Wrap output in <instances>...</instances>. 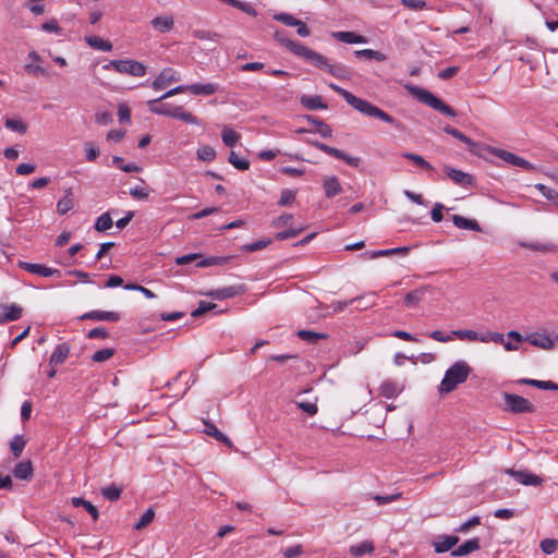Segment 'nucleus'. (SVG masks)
Returning a JSON list of instances; mask_svg holds the SVG:
<instances>
[{
	"label": "nucleus",
	"instance_id": "obj_53",
	"mask_svg": "<svg viewBox=\"0 0 558 558\" xmlns=\"http://www.w3.org/2000/svg\"><path fill=\"white\" fill-rule=\"evenodd\" d=\"M361 301H363V298H354L349 301H335L330 304V307L332 308V313H340L344 311L349 305Z\"/></svg>",
	"mask_w": 558,
	"mask_h": 558
},
{
	"label": "nucleus",
	"instance_id": "obj_47",
	"mask_svg": "<svg viewBox=\"0 0 558 558\" xmlns=\"http://www.w3.org/2000/svg\"><path fill=\"white\" fill-rule=\"evenodd\" d=\"M5 128L11 131L19 132L21 134H24L27 131L26 123L21 119H7Z\"/></svg>",
	"mask_w": 558,
	"mask_h": 558
},
{
	"label": "nucleus",
	"instance_id": "obj_20",
	"mask_svg": "<svg viewBox=\"0 0 558 558\" xmlns=\"http://www.w3.org/2000/svg\"><path fill=\"white\" fill-rule=\"evenodd\" d=\"M82 318L104 322H118L120 319V314L110 311H93L84 314Z\"/></svg>",
	"mask_w": 558,
	"mask_h": 558
},
{
	"label": "nucleus",
	"instance_id": "obj_3",
	"mask_svg": "<svg viewBox=\"0 0 558 558\" xmlns=\"http://www.w3.org/2000/svg\"><path fill=\"white\" fill-rule=\"evenodd\" d=\"M405 89L418 101L449 117H456V111L442 102L429 90L414 85H405Z\"/></svg>",
	"mask_w": 558,
	"mask_h": 558
},
{
	"label": "nucleus",
	"instance_id": "obj_23",
	"mask_svg": "<svg viewBox=\"0 0 558 558\" xmlns=\"http://www.w3.org/2000/svg\"><path fill=\"white\" fill-rule=\"evenodd\" d=\"M70 353V347L66 343L58 344L49 360L50 365L57 366L62 364Z\"/></svg>",
	"mask_w": 558,
	"mask_h": 558
},
{
	"label": "nucleus",
	"instance_id": "obj_58",
	"mask_svg": "<svg viewBox=\"0 0 558 558\" xmlns=\"http://www.w3.org/2000/svg\"><path fill=\"white\" fill-rule=\"evenodd\" d=\"M274 19L278 22L283 23L287 26H296L301 20L294 17L288 13H278L274 15Z\"/></svg>",
	"mask_w": 558,
	"mask_h": 558
},
{
	"label": "nucleus",
	"instance_id": "obj_42",
	"mask_svg": "<svg viewBox=\"0 0 558 558\" xmlns=\"http://www.w3.org/2000/svg\"><path fill=\"white\" fill-rule=\"evenodd\" d=\"M159 101L160 100H158V99H154V100H149L147 102L150 111L155 114L168 117L169 111L171 109V105H169V104L157 105Z\"/></svg>",
	"mask_w": 558,
	"mask_h": 558
},
{
	"label": "nucleus",
	"instance_id": "obj_43",
	"mask_svg": "<svg viewBox=\"0 0 558 558\" xmlns=\"http://www.w3.org/2000/svg\"><path fill=\"white\" fill-rule=\"evenodd\" d=\"M196 157L202 161H211L216 158V150L211 146L204 145L197 149Z\"/></svg>",
	"mask_w": 558,
	"mask_h": 558
},
{
	"label": "nucleus",
	"instance_id": "obj_49",
	"mask_svg": "<svg viewBox=\"0 0 558 558\" xmlns=\"http://www.w3.org/2000/svg\"><path fill=\"white\" fill-rule=\"evenodd\" d=\"M24 447H25V440L23 439V437L21 435L15 436L10 442V449H11L14 458H19L22 454Z\"/></svg>",
	"mask_w": 558,
	"mask_h": 558
},
{
	"label": "nucleus",
	"instance_id": "obj_22",
	"mask_svg": "<svg viewBox=\"0 0 558 558\" xmlns=\"http://www.w3.org/2000/svg\"><path fill=\"white\" fill-rule=\"evenodd\" d=\"M218 90V85L215 83H207V84H191L187 85V92L192 93L193 95H203V96H210L215 94Z\"/></svg>",
	"mask_w": 558,
	"mask_h": 558
},
{
	"label": "nucleus",
	"instance_id": "obj_28",
	"mask_svg": "<svg viewBox=\"0 0 558 558\" xmlns=\"http://www.w3.org/2000/svg\"><path fill=\"white\" fill-rule=\"evenodd\" d=\"M13 474L19 480H31L33 476V466L31 461L19 462L13 469Z\"/></svg>",
	"mask_w": 558,
	"mask_h": 558
},
{
	"label": "nucleus",
	"instance_id": "obj_37",
	"mask_svg": "<svg viewBox=\"0 0 558 558\" xmlns=\"http://www.w3.org/2000/svg\"><path fill=\"white\" fill-rule=\"evenodd\" d=\"M240 134L230 129L229 126H223L221 140L223 144L228 147H233L238 141L240 140Z\"/></svg>",
	"mask_w": 558,
	"mask_h": 558
},
{
	"label": "nucleus",
	"instance_id": "obj_29",
	"mask_svg": "<svg viewBox=\"0 0 558 558\" xmlns=\"http://www.w3.org/2000/svg\"><path fill=\"white\" fill-rule=\"evenodd\" d=\"M444 131L447 134L453 136L454 138L461 141L462 143H464L471 153H475L476 143L473 142L470 137H468L465 134H463L459 130H457L452 126H449V125L445 126Z\"/></svg>",
	"mask_w": 558,
	"mask_h": 558
},
{
	"label": "nucleus",
	"instance_id": "obj_54",
	"mask_svg": "<svg viewBox=\"0 0 558 558\" xmlns=\"http://www.w3.org/2000/svg\"><path fill=\"white\" fill-rule=\"evenodd\" d=\"M481 342H483V343L495 342V343L502 344L505 342V336L500 332L487 331L485 333H482Z\"/></svg>",
	"mask_w": 558,
	"mask_h": 558
},
{
	"label": "nucleus",
	"instance_id": "obj_14",
	"mask_svg": "<svg viewBox=\"0 0 558 558\" xmlns=\"http://www.w3.org/2000/svg\"><path fill=\"white\" fill-rule=\"evenodd\" d=\"M244 292L243 286H229L220 289L213 290L207 293V295L217 299V300H225L230 299L235 295L242 294Z\"/></svg>",
	"mask_w": 558,
	"mask_h": 558
},
{
	"label": "nucleus",
	"instance_id": "obj_55",
	"mask_svg": "<svg viewBox=\"0 0 558 558\" xmlns=\"http://www.w3.org/2000/svg\"><path fill=\"white\" fill-rule=\"evenodd\" d=\"M113 353H114L113 349L105 348V349L96 351L93 354L92 360L94 362L101 363V362L109 360L113 355Z\"/></svg>",
	"mask_w": 558,
	"mask_h": 558
},
{
	"label": "nucleus",
	"instance_id": "obj_6",
	"mask_svg": "<svg viewBox=\"0 0 558 558\" xmlns=\"http://www.w3.org/2000/svg\"><path fill=\"white\" fill-rule=\"evenodd\" d=\"M505 405L506 411L519 414V413H532L535 411L534 405L525 398L505 393Z\"/></svg>",
	"mask_w": 558,
	"mask_h": 558
},
{
	"label": "nucleus",
	"instance_id": "obj_21",
	"mask_svg": "<svg viewBox=\"0 0 558 558\" xmlns=\"http://www.w3.org/2000/svg\"><path fill=\"white\" fill-rule=\"evenodd\" d=\"M375 550L374 543L372 541H363L359 544L352 545L349 548V553L355 557L361 558L365 555H371Z\"/></svg>",
	"mask_w": 558,
	"mask_h": 558
},
{
	"label": "nucleus",
	"instance_id": "obj_17",
	"mask_svg": "<svg viewBox=\"0 0 558 558\" xmlns=\"http://www.w3.org/2000/svg\"><path fill=\"white\" fill-rule=\"evenodd\" d=\"M150 25L158 33H168L174 26V19L172 15L156 16L150 21Z\"/></svg>",
	"mask_w": 558,
	"mask_h": 558
},
{
	"label": "nucleus",
	"instance_id": "obj_36",
	"mask_svg": "<svg viewBox=\"0 0 558 558\" xmlns=\"http://www.w3.org/2000/svg\"><path fill=\"white\" fill-rule=\"evenodd\" d=\"M330 156L338 158L340 160H343L345 163H348L351 167H359L361 159L359 157H353L347 155L344 151L332 147L330 151Z\"/></svg>",
	"mask_w": 558,
	"mask_h": 558
},
{
	"label": "nucleus",
	"instance_id": "obj_44",
	"mask_svg": "<svg viewBox=\"0 0 558 558\" xmlns=\"http://www.w3.org/2000/svg\"><path fill=\"white\" fill-rule=\"evenodd\" d=\"M402 157L413 161L416 166L424 168L426 170H433V166L427 162L421 155L413 153H403Z\"/></svg>",
	"mask_w": 558,
	"mask_h": 558
},
{
	"label": "nucleus",
	"instance_id": "obj_24",
	"mask_svg": "<svg viewBox=\"0 0 558 558\" xmlns=\"http://www.w3.org/2000/svg\"><path fill=\"white\" fill-rule=\"evenodd\" d=\"M85 41L90 48L99 51L107 52L112 50V44L109 40L96 35L85 36Z\"/></svg>",
	"mask_w": 558,
	"mask_h": 558
},
{
	"label": "nucleus",
	"instance_id": "obj_34",
	"mask_svg": "<svg viewBox=\"0 0 558 558\" xmlns=\"http://www.w3.org/2000/svg\"><path fill=\"white\" fill-rule=\"evenodd\" d=\"M452 338L457 337L460 340H468V341H480L482 333H478L475 330H469V329H460V330H452L451 331Z\"/></svg>",
	"mask_w": 558,
	"mask_h": 558
},
{
	"label": "nucleus",
	"instance_id": "obj_38",
	"mask_svg": "<svg viewBox=\"0 0 558 558\" xmlns=\"http://www.w3.org/2000/svg\"><path fill=\"white\" fill-rule=\"evenodd\" d=\"M301 104L311 110H318V109L326 108V105H324V102L319 96H303L301 98Z\"/></svg>",
	"mask_w": 558,
	"mask_h": 558
},
{
	"label": "nucleus",
	"instance_id": "obj_11",
	"mask_svg": "<svg viewBox=\"0 0 558 558\" xmlns=\"http://www.w3.org/2000/svg\"><path fill=\"white\" fill-rule=\"evenodd\" d=\"M23 313V308L13 303V304H2L0 305V324H4L8 322L17 320Z\"/></svg>",
	"mask_w": 558,
	"mask_h": 558
},
{
	"label": "nucleus",
	"instance_id": "obj_19",
	"mask_svg": "<svg viewBox=\"0 0 558 558\" xmlns=\"http://www.w3.org/2000/svg\"><path fill=\"white\" fill-rule=\"evenodd\" d=\"M526 340L532 345L543 350H551L555 345L554 340L549 336L543 333H532L526 338Z\"/></svg>",
	"mask_w": 558,
	"mask_h": 558
},
{
	"label": "nucleus",
	"instance_id": "obj_31",
	"mask_svg": "<svg viewBox=\"0 0 558 558\" xmlns=\"http://www.w3.org/2000/svg\"><path fill=\"white\" fill-rule=\"evenodd\" d=\"M333 36L338 40L347 44H365L367 41L364 36L353 32H337L333 34Z\"/></svg>",
	"mask_w": 558,
	"mask_h": 558
},
{
	"label": "nucleus",
	"instance_id": "obj_48",
	"mask_svg": "<svg viewBox=\"0 0 558 558\" xmlns=\"http://www.w3.org/2000/svg\"><path fill=\"white\" fill-rule=\"evenodd\" d=\"M112 226V219L108 213L99 216L95 222V229L99 232L107 231Z\"/></svg>",
	"mask_w": 558,
	"mask_h": 558
},
{
	"label": "nucleus",
	"instance_id": "obj_51",
	"mask_svg": "<svg viewBox=\"0 0 558 558\" xmlns=\"http://www.w3.org/2000/svg\"><path fill=\"white\" fill-rule=\"evenodd\" d=\"M121 492L122 489L117 485H110L108 487L102 488L101 494L106 499L114 501L120 498Z\"/></svg>",
	"mask_w": 558,
	"mask_h": 558
},
{
	"label": "nucleus",
	"instance_id": "obj_56",
	"mask_svg": "<svg viewBox=\"0 0 558 558\" xmlns=\"http://www.w3.org/2000/svg\"><path fill=\"white\" fill-rule=\"evenodd\" d=\"M296 196V192L293 190L284 189L281 191L280 198L278 205L287 206L294 202Z\"/></svg>",
	"mask_w": 558,
	"mask_h": 558
},
{
	"label": "nucleus",
	"instance_id": "obj_16",
	"mask_svg": "<svg viewBox=\"0 0 558 558\" xmlns=\"http://www.w3.org/2000/svg\"><path fill=\"white\" fill-rule=\"evenodd\" d=\"M459 542V537L454 535H441L433 543L437 554L446 553L452 549Z\"/></svg>",
	"mask_w": 558,
	"mask_h": 558
},
{
	"label": "nucleus",
	"instance_id": "obj_18",
	"mask_svg": "<svg viewBox=\"0 0 558 558\" xmlns=\"http://www.w3.org/2000/svg\"><path fill=\"white\" fill-rule=\"evenodd\" d=\"M323 187L325 195L328 198H331L342 192L341 184L339 182V179L335 175H329L324 179Z\"/></svg>",
	"mask_w": 558,
	"mask_h": 558
},
{
	"label": "nucleus",
	"instance_id": "obj_39",
	"mask_svg": "<svg viewBox=\"0 0 558 558\" xmlns=\"http://www.w3.org/2000/svg\"><path fill=\"white\" fill-rule=\"evenodd\" d=\"M298 336L300 339L311 343H315L318 340L326 339L328 337L326 333L316 332L312 330H299Z\"/></svg>",
	"mask_w": 558,
	"mask_h": 558
},
{
	"label": "nucleus",
	"instance_id": "obj_41",
	"mask_svg": "<svg viewBox=\"0 0 558 558\" xmlns=\"http://www.w3.org/2000/svg\"><path fill=\"white\" fill-rule=\"evenodd\" d=\"M141 182H142L141 185L131 187L129 191V194L135 199L145 201L149 196V191L147 190L144 180H141Z\"/></svg>",
	"mask_w": 558,
	"mask_h": 558
},
{
	"label": "nucleus",
	"instance_id": "obj_40",
	"mask_svg": "<svg viewBox=\"0 0 558 558\" xmlns=\"http://www.w3.org/2000/svg\"><path fill=\"white\" fill-rule=\"evenodd\" d=\"M521 383L529 385V386L537 387L539 389H545V390H557L558 389V385L550 380L543 381V380H537V379H522Z\"/></svg>",
	"mask_w": 558,
	"mask_h": 558
},
{
	"label": "nucleus",
	"instance_id": "obj_52",
	"mask_svg": "<svg viewBox=\"0 0 558 558\" xmlns=\"http://www.w3.org/2000/svg\"><path fill=\"white\" fill-rule=\"evenodd\" d=\"M228 4L247 13L248 15H252V16L257 15V11L247 2H242L239 0H229Z\"/></svg>",
	"mask_w": 558,
	"mask_h": 558
},
{
	"label": "nucleus",
	"instance_id": "obj_46",
	"mask_svg": "<svg viewBox=\"0 0 558 558\" xmlns=\"http://www.w3.org/2000/svg\"><path fill=\"white\" fill-rule=\"evenodd\" d=\"M355 56L357 58H367V59H375L377 61H385L386 56L381 53L380 51L373 50V49H363V50H356Z\"/></svg>",
	"mask_w": 558,
	"mask_h": 558
},
{
	"label": "nucleus",
	"instance_id": "obj_60",
	"mask_svg": "<svg viewBox=\"0 0 558 558\" xmlns=\"http://www.w3.org/2000/svg\"><path fill=\"white\" fill-rule=\"evenodd\" d=\"M154 517H155L154 510L151 508L147 509L145 511V513L141 517L138 522L135 524V529L136 530L144 529L154 520Z\"/></svg>",
	"mask_w": 558,
	"mask_h": 558
},
{
	"label": "nucleus",
	"instance_id": "obj_2",
	"mask_svg": "<svg viewBox=\"0 0 558 558\" xmlns=\"http://www.w3.org/2000/svg\"><path fill=\"white\" fill-rule=\"evenodd\" d=\"M472 372L471 366L463 360L454 362L445 373L438 387L440 395L452 392L460 384H463Z\"/></svg>",
	"mask_w": 558,
	"mask_h": 558
},
{
	"label": "nucleus",
	"instance_id": "obj_57",
	"mask_svg": "<svg viewBox=\"0 0 558 558\" xmlns=\"http://www.w3.org/2000/svg\"><path fill=\"white\" fill-rule=\"evenodd\" d=\"M539 546L543 553L550 555L558 549V541L555 538H546L541 542Z\"/></svg>",
	"mask_w": 558,
	"mask_h": 558
},
{
	"label": "nucleus",
	"instance_id": "obj_9",
	"mask_svg": "<svg viewBox=\"0 0 558 558\" xmlns=\"http://www.w3.org/2000/svg\"><path fill=\"white\" fill-rule=\"evenodd\" d=\"M434 290L430 284H423L410 292L404 296V304L408 307H416L425 298V295Z\"/></svg>",
	"mask_w": 558,
	"mask_h": 558
},
{
	"label": "nucleus",
	"instance_id": "obj_30",
	"mask_svg": "<svg viewBox=\"0 0 558 558\" xmlns=\"http://www.w3.org/2000/svg\"><path fill=\"white\" fill-rule=\"evenodd\" d=\"M74 206V201L72 197V189L69 187L65 190L64 196L57 203V213L59 215H65L69 213Z\"/></svg>",
	"mask_w": 558,
	"mask_h": 558
},
{
	"label": "nucleus",
	"instance_id": "obj_8",
	"mask_svg": "<svg viewBox=\"0 0 558 558\" xmlns=\"http://www.w3.org/2000/svg\"><path fill=\"white\" fill-rule=\"evenodd\" d=\"M180 76L178 72L172 68L163 69L158 76L153 81L151 87L155 90H161L168 87L170 84L179 82Z\"/></svg>",
	"mask_w": 558,
	"mask_h": 558
},
{
	"label": "nucleus",
	"instance_id": "obj_1",
	"mask_svg": "<svg viewBox=\"0 0 558 558\" xmlns=\"http://www.w3.org/2000/svg\"><path fill=\"white\" fill-rule=\"evenodd\" d=\"M329 86L335 92H337L339 95H341L344 98V100L350 106H352L355 110H357L359 112H361L367 117H372V118L381 120L386 123L392 124V125L397 126L398 129H401V124L398 121H396L390 114H388L387 112H385L377 106L371 104L367 100H364L362 98L354 96L347 89H344L336 84L331 83Z\"/></svg>",
	"mask_w": 558,
	"mask_h": 558
},
{
	"label": "nucleus",
	"instance_id": "obj_15",
	"mask_svg": "<svg viewBox=\"0 0 558 558\" xmlns=\"http://www.w3.org/2000/svg\"><path fill=\"white\" fill-rule=\"evenodd\" d=\"M507 473L512 475L519 483L523 485L539 486L543 483V480L539 476L525 471L507 470Z\"/></svg>",
	"mask_w": 558,
	"mask_h": 558
},
{
	"label": "nucleus",
	"instance_id": "obj_4",
	"mask_svg": "<svg viewBox=\"0 0 558 558\" xmlns=\"http://www.w3.org/2000/svg\"><path fill=\"white\" fill-rule=\"evenodd\" d=\"M282 46H284L295 56L304 59L305 61L317 68H324L327 65V59L324 56L317 53L316 51L307 48L306 46L300 43L293 41L291 39H284L282 40Z\"/></svg>",
	"mask_w": 558,
	"mask_h": 558
},
{
	"label": "nucleus",
	"instance_id": "obj_50",
	"mask_svg": "<svg viewBox=\"0 0 558 558\" xmlns=\"http://www.w3.org/2000/svg\"><path fill=\"white\" fill-rule=\"evenodd\" d=\"M229 162L239 170H247L250 162L247 159L239 157L234 151H231L228 157Z\"/></svg>",
	"mask_w": 558,
	"mask_h": 558
},
{
	"label": "nucleus",
	"instance_id": "obj_35",
	"mask_svg": "<svg viewBox=\"0 0 558 558\" xmlns=\"http://www.w3.org/2000/svg\"><path fill=\"white\" fill-rule=\"evenodd\" d=\"M72 505L74 507L82 506L83 509H85L92 515L94 521H96L99 517L97 508L94 505H92V502H89L81 497H73Z\"/></svg>",
	"mask_w": 558,
	"mask_h": 558
},
{
	"label": "nucleus",
	"instance_id": "obj_61",
	"mask_svg": "<svg viewBox=\"0 0 558 558\" xmlns=\"http://www.w3.org/2000/svg\"><path fill=\"white\" fill-rule=\"evenodd\" d=\"M215 307H216V304H215V303H209V302H204V301H202V302H199L198 307H197V308H195V310L191 313V315H192L193 317H199V316H202L203 314H205V313H207V312H209V311L214 310Z\"/></svg>",
	"mask_w": 558,
	"mask_h": 558
},
{
	"label": "nucleus",
	"instance_id": "obj_25",
	"mask_svg": "<svg viewBox=\"0 0 558 558\" xmlns=\"http://www.w3.org/2000/svg\"><path fill=\"white\" fill-rule=\"evenodd\" d=\"M410 252V247L408 246H401V247H395V248H388V250H379V251H373V252H366L364 253V256H367L368 258H378L384 256H390V255H407Z\"/></svg>",
	"mask_w": 558,
	"mask_h": 558
},
{
	"label": "nucleus",
	"instance_id": "obj_10",
	"mask_svg": "<svg viewBox=\"0 0 558 558\" xmlns=\"http://www.w3.org/2000/svg\"><path fill=\"white\" fill-rule=\"evenodd\" d=\"M20 267L25 269L28 272H32V274H35V275H38L41 277H46V278L52 277V276L59 277L61 274L59 269L49 268L41 264L21 262Z\"/></svg>",
	"mask_w": 558,
	"mask_h": 558
},
{
	"label": "nucleus",
	"instance_id": "obj_27",
	"mask_svg": "<svg viewBox=\"0 0 558 558\" xmlns=\"http://www.w3.org/2000/svg\"><path fill=\"white\" fill-rule=\"evenodd\" d=\"M480 548V542L477 538H472L466 542H464L462 545L457 547L451 551V555L454 557H462L466 556Z\"/></svg>",
	"mask_w": 558,
	"mask_h": 558
},
{
	"label": "nucleus",
	"instance_id": "obj_7",
	"mask_svg": "<svg viewBox=\"0 0 558 558\" xmlns=\"http://www.w3.org/2000/svg\"><path fill=\"white\" fill-rule=\"evenodd\" d=\"M495 156L502 159L505 162L512 165L514 167H520L525 170L532 171L535 170V166H533L527 160L523 159L522 157H519L508 150L499 149V148H492L490 150Z\"/></svg>",
	"mask_w": 558,
	"mask_h": 558
},
{
	"label": "nucleus",
	"instance_id": "obj_12",
	"mask_svg": "<svg viewBox=\"0 0 558 558\" xmlns=\"http://www.w3.org/2000/svg\"><path fill=\"white\" fill-rule=\"evenodd\" d=\"M444 171L446 175L458 185L468 186L472 184L473 178L471 174L466 172H463L449 166H445Z\"/></svg>",
	"mask_w": 558,
	"mask_h": 558
},
{
	"label": "nucleus",
	"instance_id": "obj_45",
	"mask_svg": "<svg viewBox=\"0 0 558 558\" xmlns=\"http://www.w3.org/2000/svg\"><path fill=\"white\" fill-rule=\"evenodd\" d=\"M228 260V257H221V256H211L199 259L197 262V267L205 268L209 266H216V265H223Z\"/></svg>",
	"mask_w": 558,
	"mask_h": 558
},
{
	"label": "nucleus",
	"instance_id": "obj_13",
	"mask_svg": "<svg viewBox=\"0 0 558 558\" xmlns=\"http://www.w3.org/2000/svg\"><path fill=\"white\" fill-rule=\"evenodd\" d=\"M168 117L184 121L189 124L198 125L201 123L196 116L186 111L182 106H171Z\"/></svg>",
	"mask_w": 558,
	"mask_h": 558
},
{
	"label": "nucleus",
	"instance_id": "obj_33",
	"mask_svg": "<svg viewBox=\"0 0 558 558\" xmlns=\"http://www.w3.org/2000/svg\"><path fill=\"white\" fill-rule=\"evenodd\" d=\"M204 425H205V428H204V432L209 435V436H213L215 439H217L218 441H221L226 445H228L229 447L232 446L230 439L223 435L214 423L211 422H208V421H205L204 422Z\"/></svg>",
	"mask_w": 558,
	"mask_h": 558
},
{
	"label": "nucleus",
	"instance_id": "obj_64",
	"mask_svg": "<svg viewBox=\"0 0 558 558\" xmlns=\"http://www.w3.org/2000/svg\"><path fill=\"white\" fill-rule=\"evenodd\" d=\"M304 230V228H299V229H290V230H287V231H281V232H278L276 234V239L277 240H287V239H291V238H295L296 235H299L302 231Z\"/></svg>",
	"mask_w": 558,
	"mask_h": 558
},
{
	"label": "nucleus",
	"instance_id": "obj_32",
	"mask_svg": "<svg viewBox=\"0 0 558 558\" xmlns=\"http://www.w3.org/2000/svg\"><path fill=\"white\" fill-rule=\"evenodd\" d=\"M452 221H453L454 226L460 229L481 231V227L477 223V221H475V220H472V219H469V218H465V217H462L459 215H453Z\"/></svg>",
	"mask_w": 558,
	"mask_h": 558
},
{
	"label": "nucleus",
	"instance_id": "obj_5",
	"mask_svg": "<svg viewBox=\"0 0 558 558\" xmlns=\"http://www.w3.org/2000/svg\"><path fill=\"white\" fill-rule=\"evenodd\" d=\"M104 70H114L121 74L142 77L146 74V65L133 59L111 60L102 66Z\"/></svg>",
	"mask_w": 558,
	"mask_h": 558
},
{
	"label": "nucleus",
	"instance_id": "obj_63",
	"mask_svg": "<svg viewBox=\"0 0 558 558\" xmlns=\"http://www.w3.org/2000/svg\"><path fill=\"white\" fill-rule=\"evenodd\" d=\"M193 37L194 38H197V39H208V40H216L217 37H219V35L217 33H211V32H208V31H204V29H195L193 32Z\"/></svg>",
	"mask_w": 558,
	"mask_h": 558
},
{
	"label": "nucleus",
	"instance_id": "obj_62",
	"mask_svg": "<svg viewBox=\"0 0 558 558\" xmlns=\"http://www.w3.org/2000/svg\"><path fill=\"white\" fill-rule=\"evenodd\" d=\"M202 259V255L198 253L187 254L175 258L177 265H186L192 262H198Z\"/></svg>",
	"mask_w": 558,
	"mask_h": 558
},
{
	"label": "nucleus",
	"instance_id": "obj_59",
	"mask_svg": "<svg viewBox=\"0 0 558 558\" xmlns=\"http://www.w3.org/2000/svg\"><path fill=\"white\" fill-rule=\"evenodd\" d=\"M535 187L549 201L558 206V193L544 184H536Z\"/></svg>",
	"mask_w": 558,
	"mask_h": 558
},
{
	"label": "nucleus",
	"instance_id": "obj_26",
	"mask_svg": "<svg viewBox=\"0 0 558 558\" xmlns=\"http://www.w3.org/2000/svg\"><path fill=\"white\" fill-rule=\"evenodd\" d=\"M402 388L393 380L387 379L379 386V395L385 398H395L401 392Z\"/></svg>",
	"mask_w": 558,
	"mask_h": 558
}]
</instances>
